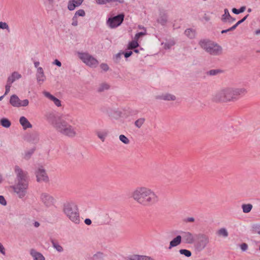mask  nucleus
Wrapping results in <instances>:
<instances>
[{"instance_id": "4", "label": "nucleus", "mask_w": 260, "mask_h": 260, "mask_svg": "<svg viewBox=\"0 0 260 260\" xmlns=\"http://www.w3.org/2000/svg\"><path fill=\"white\" fill-rule=\"evenodd\" d=\"M62 210L63 213L72 222L75 224L80 223V213L76 203L73 202L64 203Z\"/></svg>"}, {"instance_id": "14", "label": "nucleus", "mask_w": 260, "mask_h": 260, "mask_svg": "<svg viewBox=\"0 0 260 260\" xmlns=\"http://www.w3.org/2000/svg\"><path fill=\"white\" fill-rule=\"evenodd\" d=\"M183 241L187 244H192L194 242V236L189 232H181Z\"/></svg>"}, {"instance_id": "44", "label": "nucleus", "mask_w": 260, "mask_h": 260, "mask_svg": "<svg viewBox=\"0 0 260 260\" xmlns=\"http://www.w3.org/2000/svg\"><path fill=\"white\" fill-rule=\"evenodd\" d=\"M74 15L75 16H76L77 17L78 16L84 17V16H85V12L84 10L80 9V10H78V11H77L76 12V13H75Z\"/></svg>"}, {"instance_id": "19", "label": "nucleus", "mask_w": 260, "mask_h": 260, "mask_svg": "<svg viewBox=\"0 0 260 260\" xmlns=\"http://www.w3.org/2000/svg\"><path fill=\"white\" fill-rule=\"evenodd\" d=\"M19 122L24 129L28 128H31L32 124L29 122L27 119L24 116H21L19 119Z\"/></svg>"}, {"instance_id": "63", "label": "nucleus", "mask_w": 260, "mask_h": 260, "mask_svg": "<svg viewBox=\"0 0 260 260\" xmlns=\"http://www.w3.org/2000/svg\"><path fill=\"white\" fill-rule=\"evenodd\" d=\"M255 34L256 35H260V29H257L255 31Z\"/></svg>"}, {"instance_id": "32", "label": "nucleus", "mask_w": 260, "mask_h": 260, "mask_svg": "<svg viewBox=\"0 0 260 260\" xmlns=\"http://www.w3.org/2000/svg\"><path fill=\"white\" fill-rule=\"evenodd\" d=\"M35 149V148H33L25 151L24 154L23 158L26 160H28L34 153Z\"/></svg>"}, {"instance_id": "2", "label": "nucleus", "mask_w": 260, "mask_h": 260, "mask_svg": "<svg viewBox=\"0 0 260 260\" xmlns=\"http://www.w3.org/2000/svg\"><path fill=\"white\" fill-rule=\"evenodd\" d=\"M132 197L139 204L148 206L156 203L158 198L151 189L146 187H138L132 193Z\"/></svg>"}, {"instance_id": "55", "label": "nucleus", "mask_w": 260, "mask_h": 260, "mask_svg": "<svg viewBox=\"0 0 260 260\" xmlns=\"http://www.w3.org/2000/svg\"><path fill=\"white\" fill-rule=\"evenodd\" d=\"M248 16H249V15L247 14L245 17H244L242 19H241L239 21H238L237 22V24H238V25H239L240 24H241L242 23H243L247 19V18L248 17Z\"/></svg>"}, {"instance_id": "10", "label": "nucleus", "mask_w": 260, "mask_h": 260, "mask_svg": "<svg viewBox=\"0 0 260 260\" xmlns=\"http://www.w3.org/2000/svg\"><path fill=\"white\" fill-rule=\"evenodd\" d=\"M10 104L14 107H26L28 105L29 101L27 99L20 100L16 94H13L10 99Z\"/></svg>"}, {"instance_id": "41", "label": "nucleus", "mask_w": 260, "mask_h": 260, "mask_svg": "<svg viewBox=\"0 0 260 260\" xmlns=\"http://www.w3.org/2000/svg\"><path fill=\"white\" fill-rule=\"evenodd\" d=\"M123 52H119L115 54L113 57L114 62H115L116 63H118L120 61L121 55L123 54Z\"/></svg>"}, {"instance_id": "13", "label": "nucleus", "mask_w": 260, "mask_h": 260, "mask_svg": "<svg viewBox=\"0 0 260 260\" xmlns=\"http://www.w3.org/2000/svg\"><path fill=\"white\" fill-rule=\"evenodd\" d=\"M222 47L217 44L212 43L207 52L212 55H219L222 53Z\"/></svg>"}, {"instance_id": "17", "label": "nucleus", "mask_w": 260, "mask_h": 260, "mask_svg": "<svg viewBox=\"0 0 260 260\" xmlns=\"http://www.w3.org/2000/svg\"><path fill=\"white\" fill-rule=\"evenodd\" d=\"M83 1L84 0H70L68 4V9L70 11H73L76 7L80 6Z\"/></svg>"}, {"instance_id": "52", "label": "nucleus", "mask_w": 260, "mask_h": 260, "mask_svg": "<svg viewBox=\"0 0 260 260\" xmlns=\"http://www.w3.org/2000/svg\"><path fill=\"white\" fill-rule=\"evenodd\" d=\"M144 35H145L144 32H138L135 35V39L136 40H138L141 36H142Z\"/></svg>"}, {"instance_id": "53", "label": "nucleus", "mask_w": 260, "mask_h": 260, "mask_svg": "<svg viewBox=\"0 0 260 260\" xmlns=\"http://www.w3.org/2000/svg\"><path fill=\"white\" fill-rule=\"evenodd\" d=\"M132 53H133L132 51H129L123 52V54H124V57L126 58H127L129 57V56H131L132 55Z\"/></svg>"}, {"instance_id": "16", "label": "nucleus", "mask_w": 260, "mask_h": 260, "mask_svg": "<svg viewBox=\"0 0 260 260\" xmlns=\"http://www.w3.org/2000/svg\"><path fill=\"white\" fill-rule=\"evenodd\" d=\"M224 12V13L222 15L221 19L223 22H228L229 23H231L236 20L235 18L232 17L230 15L228 9H225Z\"/></svg>"}, {"instance_id": "39", "label": "nucleus", "mask_w": 260, "mask_h": 260, "mask_svg": "<svg viewBox=\"0 0 260 260\" xmlns=\"http://www.w3.org/2000/svg\"><path fill=\"white\" fill-rule=\"evenodd\" d=\"M105 258V255L103 253L101 252H98L96 253L93 255L92 259L93 260H99Z\"/></svg>"}, {"instance_id": "49", "label": "nucleus", "mask_w": 260, "mask_h": 260, "mask_svg": "<svg viewBox=\"0 0 260 260\" xmlns=\"http://www.w3.org/2000/svg\"><path fill=\"white\" fill-rule=\"evenodd\" d=\"M240 248L243 251H245L248 248V245L245 243H243L240 245Z\"/></svg>"}, {"instance_id": "28", "label": "nucleus", "mask_w": 260, "mask_h": 260, "mask_svg": "<svg viewBox=\"0 0 260 260\" xmlns=\"http://www.w3.org/2000/svg\"><path fill=\"white\" fill-rule=\"evenodd\" d=\"M158 98L165 101H175L176 100V96L170 93L162 94V95L159 96Z\"/></svg>"}, {"instance_id": "47", "label": "nucleus", "mask_w": 260, "mask_h": 260, "mask_svg": "<svg viewBox=\"0 0 260 260\" xmlns=\"http://www.w3.org/2000/svg\"><path fill=\"white\" fill-rule=\"evenodd\" d=\"M101 68L105 72H107L109 70V67L107 63H102L100 64Z\"/></svg>"}, {"instance_id": "51", "label": "nucleus", "mask_w": 260, "mask_h": 260, "mask_svg": "<svg viewBox=\"0 0 260 260\" xmlns=\"http://www.w3.org/2000/svg\"><path fill=\"white\" fill-rule=\"evenodd\" d=\"M0 204L4 206L7 204V202L3 196H0Z\"/></svg>"}, {"instance_id": "25", "label": "nucleus", "mask_w": 260, "mask_h": 260, "mask_svg": "<svg viewBox=\"0 0 260 260\" xmlns=\"http://www.w3.org/2000/svg\"><path fill=\"white\" fill-rule=\"evenodd\" d=\"M181 239L182 237L180 235H178L170 242L169 248L171 249L172 247L179 245L181 242Z\"/></svg>"}, {"instance_id": "24", "label": "nucleus", "mask_w": 260, "mask_h": 260, "mask_svg": "<svg viewBox=\"0 0 260 260\" xmlns=\"http://www.w3.org/2000/svg\"><path fill=\"white\" fill-rule=\"evenodd\" d=\"M30 254L32 256L34 260H45L44 256L41 253L37 252L34 249L30 250Z\"/></svg>"}, {"instance_id": "5", "label": "nucleus", "mask_w": 260, "mask_h": 260, "mask_svg": "<svg viewBox=\"0 0 260 260\" xmlns=\"http://www.w3.org/2000/svg\"><path fill=\"white\" fill-rule=\"evenodd\" d=\"M55 129L61 134L69 138H74L76 135V128L68 123L64 119L56 124Z\"/></svg>"}, {"instance_id": "18", "label": "nucleus", "mask_w": 260, "mask_h": 260, "mask_svg": "<svg viewBox=\"0 0 260 260\" xmlns=\"http://www.w3.org/2000/svg\"><path fill=\"white\" fill-rule=\"evenodd\" d=\"M43 93L46 98L53 102L54 104L57 107H60L61 106V101L58 99L56 98L54 95H52L49 92L45 91Z\"/></svg>"}, {"instance_id": "22", "label": "nucleus", "mask_w": 260, "mask_h": 260, "mask_svg": "<svg viewBox=\"0 0 260 260\" xmlns=\"http://www.w3.org/2000/svg\"><path fill=\"white\" fill-rule=\"evenodd\" d=\"M212 43H211V41L208 40L204 39L200 41L199 44L202 48L204 49L207 52L208 48H209Z\"/></svg>"}, {"instance_id": "54", "label": "nucleus", "mask_w": 260, "mask_h": 260, "mask_svg": "<svg viewBox=\"0 0 260 260\" xmlns=\"http://www.w3.org/2000/svg\"><path fill=\"white\" fill-rule=\"evenodd\" d=\"M194 218L193 217H188L185 218L184 221L186 222H194Z\"/></svg>"}, {"instance_id": "59", "label": "nucleus", "mask_w": 260, "mask_h": 260, "mask_svg": "<svg viewBox=\"0 0 260 260\" xmlns=\"http://www.w3.org/2000/svg\"><path fill=\"white\" fill-rule=\"evenodd\" d=\"M238 26V24H237V23H236L235 25H234L233 26L231 27L230 28H229V30L230 31H232V30H234V29H235Z\"/></svg>"}, {"instance_id": "20", "label": "nucleus", "mask_w": 260, "mask_h": 260, "mask_svg": "<svg viewBox=\"0 0 260 260\" xmlns=\"http://www.w3.org/2000/svg\"><path fill=\"white\" fill-rule=\"evenodd\" d=\"M157 21L162 25H166L168 21V15L167 13L165 12H161Z\"/></svg>"}, {"instance_id": "45", "label": "nucleus", "mask_w": 260, "mask_h": 260, "mask_svg": "<svg viewBox=\"0 0 260 260\" xmlns=\"http://www.w3.org/2000/svg\"><path fill=\"white\" fill-rule=\"evenodd\" d=\"M252 231L254 233H257L260 235V225L254 224L252 226Z\"/></svg>"}, {"instance_id": "34", "label": "nucleus", "mask_w": 260, "mask_h": 260, "mask_svg": "<svg viewBox=\"0 0 260 260\" xmlns=\"http://www.w3.org/2000/svg\"><path fill=\"white\" fill-rule=\"evenodd\" d=\"M223 71L220 69L211 70L207 72V75L210 76H215L218 74L222 73Z\"/></svg>"}, {"instance_id": "50", "label": "nucleus", "mask_w": 260, "mask_h": 260, "mask_svg": "<svg viewBox=\"0 0 260 260\" xmlns=\"http://www.w3.org/2000/svg\"><path fill=\"white\" fill-rule=\"evenodd\" d=\"M11 85L12 84H9V83H8V82L7 83V84L5 87L6 91H5V95L7 94L10 91Z\"/></svg>"}, {"instance_id": "1", "label": "nucleus", "mask_w": 260, "mask_h": 260, "mask_svg": "<svg viewBox=\"0 0 260 260\" xmlns=\"http://www.w3.org/2000/svg\"><path fill=\"white\" fill-rule=\"evenodd\" d=\"M14 172L16 174V183L12 188L20 199H23L26 196L28 188L29 179L28 173L18 166H15Z\"/></svg>"}, {"instance_id": "35", "label": "nucleus", "mask_w": 260, "mask_h": 260, "mask_svg": "<svg viewBox=\"0 0 260 260\" xmlns=\"http://www.w3.org/2000/svg\"><path fill=\"white\" fill-rule=\"evenodd\" d=\"M110 88V86L109 84H108L106 83H103L101 84H100L99 87L98 89V92H102L104 91L105 90H108Z\"/></svg>"}, {"instance_id": "56", "label": "nucleus", "mask_w": 260, "mask_h": 260, "mask_svg": "<svg viewBox=\"0 0 260 260\" xmlns=\"http://www.w3.org/2000/svg\"><path fill=\"white\" fill-rule=\"evenodd\" d=\"M53 64L56 65L58 67H60L61 66V62L59 60H58V59L54 60V61L53 62Z\"/></svg>"}, {"instance_id": "36", "label": "nucleus", "mask_w": 260, "mask_h": 260, "mask_svg": "<svg viewBox=\"0 0 260 260\" xmlns=\"http://www.w3.org/2000/svg\"><path fill=\"white\" fill-rule=\"evenodd\" d=\"M139 46L137 40H135L130 42L128 44V48L129 49H134Z\"/></svg>"}, {"instance_id": "60", "label": "nucleus", "mask_w": 260, "mask_h": 260, "mask_svg": "<svg viewBox=\"0 0 260 260\" xmlns=\"http://www.w3.org/2000/svg\"><path fill=\"white\" fill-rule=\"evenodd\" d=\"M40 64V62L38 61H36L34 62V66L36 68L38 69L39 67V66Z\"/></svg>"}, {"instance_id": "46", "label": "nucleus", "mask_w": 260, "mask_h": 260, "mask_svg": "<svg viewBox=\"0 0 260 260\" xmlns=\"http://www.w3.org/2000/svg\"><path fill=\"white\" fill-rule=\"evenodd\" d=\"M0 28L3 29H6L8 30L9 32L10 31L9 25L6 22H0Z\"/></svg>"}, {"instance_id": "3", "label": "nucleus", "mask_w": 260, "mask_h": 260, "mask_svg": "<svg viewBox=\"0 0 260 260\" xmlns=\"http://www.w3.org/2000/svg\"><path fill=\"white\" fill-rule=\"evenodd\" d=\"M247 93L244 88H226L220 90L214 96L216 102H235Z\"/></svg>"}, {"instance_id": "23", "label": "nucleus", "mask_w": 260, "mask_h": 260, "mask_svg": "<svg viewBox=\"0 0 260 260\" xmlns=\"http://www.w3.org/2000/svg\"><path fill=\"white\" fill-rule=\"evenodd\" d=\"M21 77V76L18 72H13L11 76H10L7 79V82L12 84L16 79H19Z\"/></svg>"}, {"instance_id": "64", "label": "nucleus", "mask_w": 260, "mask_h": 260, "mask_svg": "<svg viewBox=\"0 0 260 260\" xmlns=\"http://www.w3.org/2000/svg\"><path fill=\"white\" fill-rule=\"evenodd\" d=\"M48 1L49 4H52L54 2V0H48Z\"/></svg>"}, {"instance_id": "62", "label": "nucleus", "mask_w": 260, "mask_h": 260, "mask_svg": "<svg viewBox=\"0 0 260 260\" xmlns=\"http://www.w3.org/2000/svg\"><path fill=\"white\" fill-rule=\"evenodd\" d=\"M229 31H230V30H229V28L227 29H224V30H222L221 31V34H224V33H226Z\"/></svg>"}, {"instance_id": "21", "label": "nucleus", "mask_w": 260, "mask_h": 260, "mask_svg": "<svg viewBox=\"0 0 260 260\" xmlns=\"http://www.w3.org/2000/svg\"><path fill=\"white\" fill-rule=\"evenodd\" d=\"M128 260H152L150 257L134 254L128 257Z\"/></svg>"}, {"instance_id": "40", "label": "nucleus", "mask_w": 260, "mask_h": 260, "mask_svg": "<svg viewBox=\"0 0 260 260\" xmlns=\"http://www.w3.org/2000/svg\"><path fill=\"white\" fill-rule=\"evenodd\" d=\"M245 9V6H242L239 9H237L236 8H233L232 12L235 14H239L244 12Z\"/></svg>"}, {"instance_id": "58", "label": "nucleus", "mask_w": 260, "mask_h": 260, "mask_svg": "<svg viewBox=\"0 0 260 260\" xmlns=\"http://www.w3.org/2000/svg\"><path fill=\"white\" fill-rule=\"evenodd\" d=\"M84 222L87 225H90L92 223L91 219L89 218H86L84 220Z\"/></svg>"}, {"instance_id": "27", "label": "nucleus", "mask_w": 260, "mask_h": 260, "mask_svg": "<svg viewBox=\"0 0 260 260\" xmlns=\"http://www.w3.org/2000/svg\"><path fill=\"white\" fill-rule=\"evenodd\" d=\"M96 134L102 142H104L108 136V132L107 130L99 131L96 132Z\"/></svg>"}, {"instance_id": "8", "label": "nucleus", "mask_w": 260, "mask_h": 260, "mask_svg": "<svg viewBox=\"0 0 260 260\" xmlns=\"http://www.w3.org/2000/svg\"><path fill=\"white\" fill-rule=\"evenodd\" d=\"M124 15L123 13L110 17L107 21V24L111 28H115L121 25L123 21Z\"/></svg>"}, {"instance_id": "7", "label": "nucleus", "mask_w": 260, "mask_h": 260, "mask_svg": "<svg viewBox=\"0 0 260 260\" xmlns=\"http://www.w3.org/2000/svg\"><path fill=\"white\" fill-rule=\"evenodd\" d=\"M196 237L197 241L194 244V247L196 250L200 251L206 247L209 243V238L206 235L203 234L196 235Z\"/></svg>"}, {"instance_id": "61", "label": "nucleus", "mask_w": 260, "mask_h": 260, "mask_svg": "<svg viewBox=\"0 0 260 260\" xmlns=\"http://www.w3.org/2000/svg\"><path fill=\"white\" fill-rule=\"evenodd\" d=\"M34 225L36 228H38L40 226V223L38 221H35Z\"/></svg>"}, {"instance_id": "12", "label": "nucleus", "mask_w": 260, "mask_h": 260, "mask_svg": "<svg viewBox=\"0 0 260 260\" xmlns=\"http://www.w3.org/2000/svg\"><path fill=\"white\" fill-rule=\"evenodd\" d=\"M47 120L51 123L54 128L55 129L56 124L59 123L63 118L61 116H56L53 113H50L46 115Z\"/></svg>"}, {"instance_id": "29", "label": "nucleus", "mask_w": 260, "mask_h": 260, "mask_svg": "<svg viewBox=\"0 0 260 260\" xmlns=\"http://www.w3.org/2000/svg\"><path fill=\"white\" fill-rule=\"evenodd\" d=\"M51 242L52 243V247L57 251L60 252L63 251V248L59 244L58 242L56 240L51 239Z\"/></svg>"}, {"instance_id": "6", "label": "nucleus", "mask_w": 260, "mask_h": 260, "mask_svg": "<svg viewBox=\"0 0 260 260\" xmlns=\"http://www.w3.org/2000/svg\"><path fill=\"white\" fill-rule=\"evenodd\" d=\"M77 54L82 62L90 68H95L99 63V61L88 52H78Z\"/></svg>"}, {"instance_id": "9", "label": "nucleus", "mask_w": 260, "mask_h": 260, "mask_svg": "<svg viewBox=\"0 0 260 260\" xmlns=\"http://www.w3.org/2000/svg\"><path fill=\"white\" fill-rule=\"evenodd\" d=\"M40 201L44 206L47 208H50L55 206L56 200L54 198L47 192H43L40 194Z\"/></svg>"}, {"instance_id": "33", "label": "nucleus", "mask_w": 260, "mask_h": 260, "mask_svg": "<svg viewBox=\"0 0 260 260\" xmlns=\"http://www.w3.org/2000/svg\"><path fill=\"white\" fill-rule=\"evenodd\" d=\"M243 212L245 213L250 212L252 208V205L250 204H243L242 205Z\"/></svg>"}, {"instance_id": "11", "label": "nucleus", "mask_w": 260, "mask_h": 260, "mask_svg": "<svg viewBox=\"0 0 260 260\" xmlns=\"http://www.w3.org/2000/svg\"><path fill=\"white\" fill-rule=\"evenodd\" d=\"M35 175L38 182H49V177L47 175L46 170L42 167H39L35 172Z\"/></svg>"}, {"instance_id": "57", "label": "nucleus", "mask_w": 260, "mask_h": 260, "mask_svg": "<svg viewBox=\"0 0 260 260\" xmlns=\"http://www.w3.org/2000/svg\"><path fill=\"white\" fill-rule=\"evenodd\" d=\"M0 252L3 254H5V248L1 242H0Z\"/></svg>"}, {"instance_id": "30", "label": "nucleus", "mask_w": 260, "mask_h": 260, "mask_svg": "<svg viewBox=\"0 0 260 260\" xmlns=\"http://www.w3.org/2000/svg\"><path fill=\"white\" fill-rule=\"evenodd\" d=\"M184 34L190 39H193L196 36V31L191 28L186 29Z\"/></svg>"}, {"instance_id": "38", "label": "nucleus", "mask_w": 260, "mask_h": 260, "mask_svg": "<svg viewBox=\"0 0 260 260\" xmlns=\"http://www.w3.org/2000/svg\"><path fill=\"white\" fill-rule=\"evenodd\" d=\"M145 121V119L144 118H140L137 119L135 122V125L138 127L140 128L142 125L144 124V122Z\"/></svg>"}, {"instance_id": "26", "label": "nucleus", "mask_w": 260, "mask_h": 260, "mask_svg": "<svg viewBox=\"0 0 260 260\" xmlns=\"http://www.w3.org/2000/svg\"><path fill=\"white\" fill-rule=\"evenodd\" d=\"M96 3L99 5H105L107 3H118L119 4H123L124 0H95Z\"/></svg>"}, {"instance_id": "42", "label": "nucleus", "mask_w": 260, "mask_h": 260, "mask_svg": "<svg viewBox=\"0 0 260 260\" xmlns=\"http://www.w3.org/2000/svg\"><path fill=\"white\" fill-rule=\"evenodd\" d=\"M179 252L180 254L184 255L187 257H189L191 255V251L187 249H180Z\"/></svg>"}, {"instance_id": "37", "label": "nucleus", "mask_w": 260, "mask_h": 260, "mask_svg": "<svg viewBox=\"0 0 260 260\" xmlns=\"http://www.w3.org/2000/svg\"><path fill=\"white\" fill-rule=\"evenodd\" d=\"M217 234L219 236L227 237L229 235L228 232L225 228H221L217 231Z\"/></svg>"}, {"instance_id": "43", "label": "nucleus", "mask_w": 260, "mask_h": 260, "mask_svg": "<svg viewBox=\"0 0 260 260\" xmlns=\"http://www.w3.org/2000/svg\"><path fill=\"white\" fill-rule=\"evenodd\" d=\"M120 140L125 144H127L129 143V139L123 135H120L119 136Z\"/></svg>"}, {"instance_id": "31", "label": "nucleus", "mask_w": 260, "mask_h": 260, "mask_svg": "<svg viewBox=\"0 0 260 260\" xmlns=\"http://www.w3.org/2000/svg\"><path fill=\"white\" fill-rule=\"evenodd\" d=\"M1 124L5 128L9 127L11 125V121L6 118H3L0 120Z\"/></svg>"}, {"instance_id": "15", "label": "nucleus", "mask_w": 260, "mask_h": 260, "mask_svg": "<svg viewBox=\"0 0 260 260\" xmlns=\"http://www.w3.org/2000/svg\"><path fill=\"white\" fill-rule=\"evenodd\" d=\"M36 79L37 82L39 83H43L46 79V77L45 75L44 70L42 67H40L37 69L36 73Z\"/></svg>"}, {"instance_id": "48", "label": "nucleus", "mask_w": 260, "mask_h": 260, "mask_svg": "<svg viewBox=\"0 0 260 260\" xmlns=\"http://www.w3.org/2000/svg\"><path fill=\"white\" fill-rule=\"evenodd\" d=\"M72 25L74 26H76L78 25V20L77 17L74 15V16L72 18Z\"/></svg>"}]
</instances>
